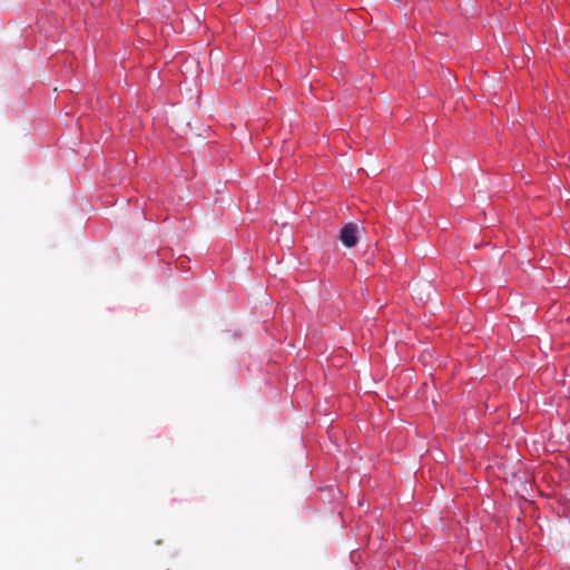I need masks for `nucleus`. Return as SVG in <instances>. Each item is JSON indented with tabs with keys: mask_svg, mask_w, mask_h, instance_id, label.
<instances>
[{
	"mask_svg": "<svg viewBox=\"0 0 570 570\" xmlns=\"http://www.w3.org/2000/svg\"><path fill=\"white\" fill-rule=\"evenodd\" d=\"M340 240L345 247H354L357 244V226L355 224H346L340 232Z\"/></svg>",
	"mask_w": 570,
	"mask_h": 570,
	"instance_id": "f257e3e1",
	"label": "nucleus"
}]
</instances>
